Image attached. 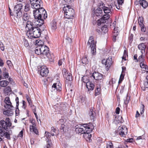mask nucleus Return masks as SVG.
<instances>
[{
	"label": "nucleus",
	"instance_id": "56",
	"mask_svg": "<svg viewBox=\"0 0 148 148\" xmlns=\"http://www.w3.org/2000/svg\"><path fill=\"white\" fill-rule=\"evenodd\" d=\"M128 96L127 95L126 98L124 99V103L126 104H127L129 102L130 98L129 97L128 99L127 98Z\"/></svg>",
	"mask_w": 148,
	"mask_h": 148
},
{
	"label": "nucleus",
	"instance_id": "21",
	"mask_svg": "<svg viewBox=\"0 0 148 148\" xmlns=\"http://www.w3.org/2000/svg\"><path fill=\"white\" fill-rule=\"evenodd\" d=\"M64 74L63 75L64 77L66 78V80L68 81H71L72 79V76L70 73H69L67 72L66 69L64 70Z\"/></svg>",
	"mask_w": 148,
	"mask_h": 148
},
{
	"label": "nucleus",
	"instance_id": "4",
	"mask_svg": "<svg viewBox=\"0 0 148 148\" xmlns=\"http://www.w3.org/2000/svg\"><path fill=\"white\" fill-rule=\"evenodd\" d=\"M64 11V17L68 19L72 18L74 17L75 14L74 10L69 5H67L63 8Z\"/></svg>",
	"mask_w": 148,
	"mask_h": 148
},
{
	"label": "nucleus",
	"instance_id": "32",
	"mask_svg": "<svg viewBox=\"0 0 148 148\" xmlns=\"http://www.w3.org/2000/svg\"><path fill=\"white\" fill-rule=\"evenodd\" d=\"M102 8L105 13L108 14L111 12V9L110 7L108 8L104 6L102 7Z\"/></svg>",
	"mask_w": 148,
	"mask_h": 148
},
{
	"label": "nucleus",
	"instance_id": "28",
	"mask_svg": "<svg viewBox=\"0 0 148 148\" xmlns=\"http://www.w3.org/2000/svg\"><path fill=\"white\" fill-rule=\"evenodd\" d=\"M22 16L23 21H27V22L29 21L28 20L30 17V16L29 14L27 13H24L23 14H22Z\"/></svg>",
	"mask_w": 148,
	"mask_h": 148
},
{
	"label": "nucleus",
	"instance_id": "20",
	"mask_svg": "<svg viewBox=\"0 0 148 148\" xmlns=\"http://www.w3.org/2000/svg\"><path fill=\"white\" fill-rule=\"evenodd\" d=\"M138 49L140 51V52L142 54H143L145 53V50L146 47V46L145 44V43H141L139 44L138 45Z\"/></svg>",
	"mask_w": 148,
	"mask_h": 148
},
{
	"label": "nucleus",
	"instance_id": "49",
	"mask_svg": "<svg viewBox=\"0 0 148 148\" xmlns=\"http://www.w3.org/2000/svg\"><path fill=\"white\" fill-rule=\"evenodd\" d=\"M3 76L5 79H7L9 76V74L8 73L4 72L3 73Z\"/></svg>",
	"mask_w": 148,
	"mask_h": 148
},
{
	"label": "nucleus",
	"instance_id": "43",
	"mask_svg": "<svg viewBox=\"0 0 148 148\" xmlns=\"http://www.w3.org/2000/svg\"><path fill=\"white\" fill-rule=\"evenodd\" d=\"M143 18L142 17H139L138 19V23L139 26L144 25L143 23Z\"/></svg>",
	"mask_w": 148,
	"mask_h": 148
},
{
	"label": "nucleus",
	"instance_id": "41",
	"mask_svg": "<svg viewBox=\"0 0 148 148\" xmlns=\"http://www.w3.org/2000/svg\"><path fill=\"white\" fill-rule=\"evenodd\" d=\"M100 88L98 87H97L95 90V96H97L100 94Z\"/></svg>",
	"mask_w": 148,
	"mask_h": 148
},
{
	"label": "nucleus",
	"instance_id": "34",
	"mask_svg": "<svg viewBox=\"0 0 148 148\" xmlns=\"http://www.w3.org/2000/svg\"><path fill=\"white\" fill-rule=\"evenodd\" d=\"M101 30L102 32V33H103L105 34L107 33L108 32V29L107 26L106 25H104L101 28Z\"/></svg>",
	"mask_w": 148,
	"mask_h": 148
},
{
	"label": "nucleus",
	"instance_id": "53",
	"mask_svg": "<svg viewBox=\"0 0 148 148\" xmlns=\"http://www.w3.org/2000/svg\"><path fill=\"white\" fill-rule=\"evenodd\" d=\"M82 62L85 64L87 63V59L86 57L83 58L82 60Z\"/></svg>",
	"mask_w": 148,
	"mask_h": 148
},
{
	"label": "nucleus",
	"instance_id": "29",
	"mask_svg": "<svg viewBox=\"0 0 148 148\" xmlns=\"http://www.w3.org/2000/svg\"><path fill=\"white\" fill-rule=\"evenodd\" d=\"M51 29L53 30H55L56 29L57 24L55 20H53L50 24Z\"/></svg>",
	"mask_w": 148,
	"mask_h": 148
},
{
	"label": "nucleus",
	"instance_id": "26",
	"mask_svg": "<svg viewBox=\"0 0 148 148\" xmlns=\"http://www.w3.org/2000/svg\"><path fill=\"white\" fill-rule=\"evenodd\" d=\"M91 78L90 77H88L87 76H84L82 77V80L83 82L86 83V84L88 83H89L90 82V78Z\"/></svg>",
	"mask_w": 148,
	"mask_h": 148
},
{
	"label": "nucleus",
	"instance_id": "18",
	"mask_svg": "<svg viewBox=\"0 0 148 148\" xmlns=\"http://www.w3.org/2000/svg\"><path fill=\"white\" fill-rule=\"evenodd\" d=\"M136 3V5L139 3L144 9L146 8L148 6V3L145 0H140L138 1H137L135 3Z\"/></svg>",
	"mask_w": 148,
	"mask_h": 148
},
{
	"label": "nucleus",
	"instance_id": "60",
	"mask_svg": "<svg viewBox=\"0 0 148 148\" xmlns=\"http://www.w3.org/2000/svg\"><path fill=\"white\" fill-rule=\"evenodd\" d=\"M115 28L114 29V30L113 31V37H116L117 36H118V32H115Z\"/></svg>",
	"mask_w": 148,
	"mask_h": 148
},
{
	"label": "nucleus",
	"instance_id": "61",
	"mask_svg": "<svg viewBox=\"0 0 148 148\" xmlns=\"http://www.w3.org/2000/svg\"><path fill=\"white\" fill-rule=\"evenodd\" d=\"M119 134L121 136H123V137H124V136H125V135L127 134V133H124V132H122V131L120 130L119 132Z\"/></svg>",
	"mask_w": 148,
	"mask_h": 148
},
{
	"label": "nucleus",
	"instance_id": "40",
	"mask_svg": "<svg viewBox=\"0 0 148 148\" xmlns=\"http://www.w3.org/2000/svg\"><path fill=\"white\" fill-rule=\"evenodd\" d=\"M144 62L140 63V67L142 69H145V70H148V66L144 63Z\"/></svg>",
	"mask_w": 148,
	"mask_h": 148
},
{
	"label": "nucleus",
	"instance_id": "5",
	"mask_svg": "<svg viewBox=\"0 0 148 148\" xmlns=\"http://www.w3.org/2000/svg\"><path fill=\"white\" fill-rule=\"evenodd\" d=\"M96 41L94 40V37L91 36L89 37L87 45H90L91 49V53L93 55H95L96 53Z\"/></svg>",
	"mask_w": 148,
	"mask_h": 148
},
{
	"label": "nucleus",
	"instance_id": "17",
	"mask_svg": "<svg viewBox=\"0 0 148 148\" xmlns=\"http://www.w3.org/2000/svg\"><path fill=\"white\" fill-rule=\"evenodd\" d=\"M4 102L6 104V106L5 105V107L7 108L9 110H13L14 108L12 105L11 103V102L10 98L9 97H6L5 99Z\"/></svg>",
	"mask_w": 148,
	"mask_h": 148
},
{
	"label": "nucleus",
	"instance_id": "58",
	"mask_svg": "<svg viewBox=\"0 0 148 148\" xmlns=\"http://www.w3.org/2000/svg\"><path fill=\"white\" fill-rule=\"evenodd\" d=\"M144 88H148V81L146 80L144 81Z\"/></svg>",
	"mask_w": 148,
	"mask_h": 148
},
{
	"label": "nucleus",
	"instance_id": "24",
	"mask_svg": "<svg viewBox=\"0 0 148 148\" xmlns=\"http://www.w3.org/2000/svg\"><path fill=\"white\" fill-rule=\"evenodd\" d=\"M114 120V121L116 123H122L123 122L122 117L121 116H115Z\"/></svg>",
	"mask_w": 148,
	"mask_h": 148
},
{
	"label": "nucleus",
	"instance_id": "6",
	"mask_svg": "<svg viewBox=\"0 0 148 148\" xmlns=\"http://www.w3.org/2000/svg\"><path fill=\"white\" fill-rule=\"evenodd\" d=\"M23 5L21 3H17L14 8V15L17 18H19L22 16L21 9Z\"/></svg>",
	"mask_w": 148,
	"mask_h": 148
},
{
	"label": "nucleus",
	"instance_id": "36",
	"mask_svg": "<svg viewBox=\"0 0 148 148\" xmlns=\"http://www.w3.org/2000/svg\"><path fill=\"white\" fill-rule=\"evenodd\" d=\"M12 91L11 88L9 86H7L3 90L4 93L5 94H8Z\"/></svg>",
	"mask_w": 148,
	"mask_h": 148
},
{
	"label": "nucleus",
	"instance_id": "10",
	"mask_svg": "<svg viewBox=\"0 0 148 148\" xmlns=\"http://www.w3.org/2000/svg\"><path fill=\"white\" fill-rule=\"evenodd\" d=\"M45 136L48 138V140L47 141V144L46 146L44 147L45 148H51V146L52 144L51 140H50L51 136H54L55 134L54 133L51 134L47 132H45Z\"/></svg>",
	"mask_w": 148,
	"mask_h": 148
},
{
	"label": "nucleus",
	"instance_id": "25",
	"mask_svg": "<svg viewBox=\"0 0 148 148\" xmlns=\"http://www.w3.org/2000/svg\"><path fill=\"white\" fill-rule=\"evenodd\" d=\"M94 13L95 15L97 16H101L102 14V11L100 8H98L94 11Z\"/></svg>",
	"mask_w": 148,
	"mask_h": 148
},
{
	"label": "nucleus",
	"instance_id": "8",
	"mask_svg": "<svg viewBox=\"0 0 148 148\" xmlns=\"http://www.w3.org/2000/svg\"><path fill=\"white\" fill-rule=\"evenodd\" d=\"M41 51V54L44 56V58L47 57L48 58H50V54L49 52V49L48 47L45 45H39Z\"/></svg>",
	"mask_w": 148,
	"mask_h": 148
},
{
	"label": "nucleus",
	"instance_id": "14",
	"mask_svg": "<svg viewBox=\"0 0 148 148\" xmlns=\"http://www.w3.org/2000/svg\"><path fill=\"white\" fill-rule=\"evenodd\" d=\"M52 88L53 90H56L58 92H60L62 90V84L59 82L54 83L52 86Z\"/></svg>",
	"mask_w": 148,
	"mask_h": 148
},
{
	"label": "nucleus",
	"instance_id": "48",
	"mask_svg": "<svg viewBox=\"0 0 148 148\" xmlns=\"http://www.w3.org/2000/svg\"><path fill=\"white\" fill-rule=\"evenodd\" d=\"M26 98L27 99V100L28 101V103L29 104V105L31 106V107H32V103L30 98L28 95H27L26 96Z\"/></svg>",
	"mask_w": 148,
	"mask_h": 148
},
{
	"label": "nucleus",
	"instance_id": "50",
	"mask_svg": "<svg viewBox=\"0 0 148 148\" xmlns=\"http://www.w3.org/2000/svg\"><path fill=\"white\" fill-rule=\"evenodd\" d=\"M23 43L24 46L26 47H27L29 46V44L27 40L25 39H23Z\"/></svg>",
	"mask_w": 148,
	"mask_h": 148
},
{
	"label": "nucleus",
	"instance_id": "42",
	"mask_svg": "<svg viewBox=\"0 0 148 148\" xmlns=\"http://www.w3.org/2000/svg\"><path fill=\"white\" fill-rule=\"evenodd\" d=\"M30 5L28 3H27L26 4L25 6L24 10L26 12L30 10Z\"/></svg>",
	"mask_w": 148,
	"mask_h": 148
},
{
	"label": "nucleus",
	"instance_id": "37",
	"mask_svg": "<svg viewBox=\"0 0 148 148\" xmlns=\"http://www.w3.org/2000/svg\"><path fill=\"white\" fill-rule=\"evenodd\" d=\"M35 52L36 54L37 55L41 54V49L40 48L39 45L37 47L35 50Z\"/></svg>",
	"mask_w": 148,
	"mask_h": 148
},
{
	"label": "nucleus",
	"instance_id": "64",
	"mask_svg": "<svg viewBox=\"0 0 148 148\" xmlns=\"http://www.w3.org/2000/svg\"><path fill=\"white\" fill-rule=\"evenodd\" d=\"M124 0H118V3L119 5H121L123 3Z\"/></svg>",
	"mask_w": 148,
	"mask_h": 148
},
{
	"label": "nucleus",
	"instance_id": "47",
	"mask_svg": "<svg viewBox=\"0 0 148 148\" xmlns=\"http://www.w3.org/2000/svg\"><path fill=\"white\" fill-rule=\"evenodd\" d=\"M141 28V31L142 32H145L146 30V28L145 26L144 25H142L140 26Z\"/></svg>",
	"mask_w": 148,
	"mask_h": 148
},
{
	"label": "nucleus",
	"instance_id": "54",
	"mask_svg": "<svg viewBox=\"0 0 148 148\" xmlns=\"http://www.w3.org/2000/svg\"><path fill=\"white\" fill-rule=\"evenodd\" d=\"M133 37H134V35L133 34H131L129 35V40L130 42H131L133 40Z\"/></svg>",
	"mask_w": 148,
	"mask_h": 148
},
{
	"label": "nucleus",
	"instance_id": "46",
	"mask_svg": "<svg viewBox=\"0 0 148 148\" xmlns=\"http://www.w3.org/2000/svg\"><path fill=\"white\" fill-rule=\"evenodd\" d=\"M124 75L123 73H121L120 75V77L119 78V84L121 82L123 81V78L124 77Z\"/></svg>",
	"mask_w": 148,
	"mask_h": 148
},
{
	"label": "nucleus",
	"instance_id": "16",
	"mask_svg": "<svg viewBox=\"0 0 148 148\" xmlns=\"http://www.w3.org/2000/svg\"><path fill=\"white\" fill-rule=\"evenodd\" d=\"M92 77L95 80H100L102 78L103 75L98 72H94L92 75L90 76V78Z\"/></svg>",
	"mask_w": 148,
	"mask_h": 148
},
{
	"label": "nucleus",
	"instance_id": "33",
	"mask_svg": "<svg viewBox=\"0 0 148 148\" xmlns=\"http://www.w3.org/2000/svg\"><path fill=\"white\" fill-rule=\"evenodd\" d=\"M3 114L4 115H6L8 116H12L13 114V112L12 110H7L4 111L3 112Z\"/></svg>",
	"mask_w": 148,
	"mask_h": 148
},
{
	"label": "nucleus",
	"instance_id": "44",
	"mask_svg": "<svg viewBox=\"0 0 148 148\" xmlns=\"http://www.w3.org/2000/svg\"><path fill=\"white\" fill-rule=\"evenodd\" d=\"M143 54H141L140 55L138 58V62L139 61L140 63H141V62H145V59H144V58L143 57Z\"/></svg>",
	"mask_w": 148,
	"mask_h": 148
},
{
	"label": "nucleus",
	"instance_id": "27",
	"mask_svg": "<svg viewBox=\"0 0 148 148\" xmlns=\"http://www.w3.org/2000/svg\"><path fill=\"white\" fill-rule=\"evenodd\" d=\"M110 16L109 14H105L101 18V21H102V23H106V21L110 17Z\"/></svg>",
	"mask_w": 148,
	"mask_h": 148
},
{
	"label": "nucleus",
	"instance_id": "55",
	"mask_svg": "<svg viewBox=\"0 0 148 148\" xmlns=\"http://www.w3.org/2000/svg\"><path fill=\"white\" fill-rule=\"evenodd\" d=\"M127 52L126 50H125L124 51L123 53V56L122 57V59H125V60H126L125 59V58L126 56H127Z\"/></svg>",
	"mask_w": 148,
	"mask_h": 148
},
{
	"label": "nucleus",
	"instance_id": "35",
	"mask_svg": "<svg viewBox=\"0 0 148 148\" xmlns=\"http://www.w3.org/2000/svg\"><path fill=\"white\" fill-rule=\"evenodd\" d=\"M57 106L58 107L59 111L63 110L66 108V105L64 103H61L60 105H58Z\"/></svg>",
	"mask_w": 148,
	"mask_h": 148
},
{
	"label": "nucleus",
	"instance_id": "39",
	"mask_svg": "<svg viewBox=\"0 0 148 148\" xmlns=\"http://www.w3.org/2000/svg\"><path fill=\"white\" fill-rule=\"evenodd\" d=\"M92 131H90L89 133L85 132V133L84 134V137L86 138H88L89 140H90V139L91 137V135L90 134V133Z\"/></svg>",
	"mask_w": 148,
	"mask_h": 148
},
{
	"label": "nucleus",
	"instance_id": "23",
	"mask_svg": "<svg viewBox=\"0 0 148 148\" xmlns=\"http://www.w3.org/2000/svg\"><path fill=\"white\" fill-rule=\"evenodd\" d=\"M86 86L88 91L93 90L95 87L94 84L91 82L87 83L86 85Z\"/></svg>",
	"mask_w": 148,
	"mask_h": 148
},
{
	"label": "nucleus",
	"instance_id": "59",
	"mask_svg": "<svg viewBox=\"0 0 148 148\" xmlns=\"http://www.w3.org/2000/svg\"><path fill=\"white\" fill-rule=\"evenodd\" d=\"M16 115L17 116L19 114V111L18 109V106L17 107L16 106V109L15 110Z\"/></svg>",
	"mask_w": 148,
	"mask_h": 148
},
{
	"label": "nucleus",
	"instance_id": "57",
	"mask_svg": "<svg viewBox=\"0 0 148 148\" xmlns=\"http://www.w3.org/2000/svg\"><path fill=\"white\" fill-rule=\"evenodd\" d=\"M0 49L2 51H4V47L3 43L0 41Z\"/></svg>",
	"mask_w": 148,
	"mask_h": 148
},
{
	"label": "nucleus",
	"instance_id": "52",
	"mask_svg": "<svg viewBox=\"0 0 148 148\" xmlns=\"http://www.w3.org/2000/svg\"><path fill=\"white\" fill-rule=\"evenodd\" d=\"M144 107L145 106L144 105L142 104V106H141L140 108V114H143L144 111Z\"/></svg>",
	"mask_w": 148,
	"mask_h": 148
},
{
	"label": "nucleus",
	"instance_id": "12",
	"mask_svg": "<svg viewBox=\"0 0 148 148\" xmlns=\"http://www.w3.org/2000/svg\"><path fill=\"white\" fill-rule=\"evenodd\" d=\"M112 59L111 58H108L107 59H103L102 60V63L103 64H104L106 68L108 69L110 67L112 64Z\"/></svg>",
	"mask_w": 148,
	"mask_h": 148
},
{
	"label": "nucleus",
	"instance_id": "19",
	"mask_svg": "<svg viewBox=\"0 0 148 148\" xmlns=\"http://www.w3.org/2000/svg\"><path fill=\"white\" fill-rule=\"evenodd\" d=\"M88 115L90 117V120L94 121L95 119V116H96V113L92 109H90L89 111Z\"/></svg>",
	"mask_w": 148,
	"mask_h": 148
},
{
	"label": "nucleus",
	"instance_id": "38",
	"mask_svg": "<svg viewBox=\"0 0 148 148\" xmlns=\"http://www.w3.org/2000/svg\"><path fill=\"white\" fill-rule=\"evenodd\" d=\"M78 102L79 103H85V97L83 96H80L79 97L78 99Z\"/></svg>",
	"mask_w": 148,
	"mask_h": 148
},
{
	"label": "nucleus",
	"instance_id": "9",
	"mask_svg": "<svg viewBox=\"0 0 148 148\" xmlns=\"http://www.w3.org/2000/svg\"><path fill=\"white\" fill-rule=\"evenodd\" d=\"M0 124L2 128L6 130H8V127H10L12 126L11 120L9 118H6L5 121L1 120Z\"/></svg>",
	"mask_w": 148,
	"mask_h": 148
},
{
	"label": "nucleus",
	"instance_id": "7",
	"mask_svg": "<svg viewBox=\"0 0 148 148\" xmlns=\"http://www.w3.org/2000/svg\"><path fill=\"white\" fill-rule=\"evenodd\" d=\"M41 51V54L44 56V58L47 57L48 58H50V54L49 52V49L48 47L45 45H39Z\"/></svg>",
	"mask_w": 148,
	"mask_h": 148
},
{
	"label": "nucleus",
	"instance_id": "2",
	"mask_svg": "<svg viewBox=\"0 0 148 148\" xmlns=\"http://www.w3.org/2000/svg\"><path fill=\"white\" fill-rule=\"evenodd\" d=\"M31 7L34 9L33 11L34 18H43L45 19L47 18L46 11L42 7V2L41 0H29Z\"/></svg>",
	"mask_w": 148,
	"mask_h": 148
},
{
	"label": "nucleus",
	"instance_id": "51",
	"mask_svg": "<svg viewBox=\"0 0 148 148\" xmlns=\"http://www.w3.org/2000/svg\"><path fill=\"white\" fill-rule=\"evenodd\" d=\"M121 131H122V132H124V133H127V128L125 127H122Z\"/></svg>",
	"mask_w": 148,
	"mask_h": 148
},
{
	"label": "nucleus",
	"instance_id": "45",
	"mask_svg": "<svg viewBox=\"0 0 148 148\" xmlns=\"http://www.w3.org/2000/svg\"><path fill=\"white\" fill-rule=\"evenodd\" d=\"M106 148H114L113 145L111 142H109L107 143Z\"/></svg>",
	"mask_w": 148,
	"mask_h": 148
},
{
	"label": "nucleus",
	"instance_id": "30",
	"mask_svg": "<svg viewBox=\"0 0 148 148\" xmlns=\"http://www.w3.org/2000/svg\"><path fill=\"white\" fill-rule=\"evenodd\" d=\"M51 134L54 133L55 134V136H57L59 133V131L58 129L53 127L51 128Z\"/></svg>",
	"mask_w": 148,
	"mask_h": 148
},
{
	"label": "nucleus",
	"instance_id": "3",
	"mask_svg": "<svg viewBox=\"0 0 148 148\" xmlns=\"http://www.w3.org/2000/svg\"><path fill=\"white\" fill-rule=\"evenodd\" d=\"M75 131L77 133L83 134L85 132L89 133L92 131L94 128L93 126L92 123L84 124L81 127H79L78 125L75 127Z\"/></svg>",
	"mask_w": 148,
	"mask_h": 148
},
{
	"label": "nucleus",
	"instance_id": "63",
	"mask_svg": "<svg viewBox=\"0 0 148 148\" xmlns=\"http://www.w3.org/2000/svg\"><path fill=\"white\" fill-rule=\"evenodd\" d=\"M64 60V59H62L60 60L58 62V64L59 66H61L62 65V62Z\"/></svg>",
	"mask_w": 148,
	"mask_h": 148
},
{
	"label": "nucleus",
	"instance_id": "13",
	"mask_svg": "<svg viewBox=\"0 0 148 148\" xmlns=\"http://www.w3.org/2000/svg\"><path fill=\"white\" fill-rule=\"evenodd\" d=\"M0 136L2 137L4 136L7 139H10V134L8 132H5L3 128L1 126H0Z\"/></svg>",
	"mask_w": 148,
	"mask_h": 148
},
{
	"label": "nucleus",
	"instance_id": "62",
	"mask_svg": "<svg viewBox=\"0 0 148 148\" xmlns=\"http://www.w3.org/2000/svg\"><path fill=\"white\" fill-rule=\"evenodd\" d=\"M23 106H22V108L25 109L26 107V102L24 100L23 101Z\"/></svg>",
	"mask_w": 148,
	"mask_h": 148
},
{
	"label": "nucleus",
	"instance_id": "15",
	"mask_svg": "<svg viewBox=\"0 0 148 148\" xmlns=\"http://www.w3.org/2000/svg\"><path fill=\"white\" fill-rule=\"evenodd\" d=\"M69 125L70 124L69 123L66 122L64 123L63 124H62L60 128V130L61 132L63 133L66 130H68Z\"/></svg>",
	"mask_w": 148,
	"mask_h": 148
},
{
	"label": "nucleus",
	"instance_id": "11",
	"mask_svg": "<svg viewBox=\"0 0 148 148\" xmlns=\"http://www.w3.org/2000/svg\"><path fill=\"white\" fill-rule=\"evenodd\" d=\"M40 71V75L43 77H46L47 76L49 72L47 68L45 66H41L40 68L39 69Z\"/></svg>",
	"mask_w": 148,
	"mask_h": 148
},
{
	"label": "nucleus",
	"instance_id": "22",
	"mask_svg": "<svg viewBox=\"0 0 148 148\" xmlns=\"http://www.w3.org/2000/svg\"><path fill=\"white\" fill-rule=\"evenodd\" d=\"M32 125H30L29 126L30 131L34 132L36 134H38V131L36 127V125L34 123L32 122Z\"/></svg>",
	"mask_w": 148,
	"mask_h": 148
},
{
	"label": "nucleus",
	"instance_id": "31",
	"mask_svg": "<svg viewBox=\"0 0 148 148\" xmlns=\"http://www.w3.org/2000/svg\"><path fill=\"white\" fill-rule=\"evenodd\" d=\"M9 84V82L7 80H2L0 81V86L5 87Z\"/></svg>",
	"mask_w": 148,
	"mask_h": 148
},
{
	"label": "nucleus",
	"instance_id": "1",
	"mask_svg": "<svg viewBox=\"0 0 148 148\" xmlns=\"http://www.w3.org/2000/svg\"><path fill=\"white\" fill-rule=\"evenodd\" d=\"M43 18H34L32 22L27 21L25 23V29L27 31L26 34L30 39L36 38L41 35L42 30L38 26L40 27L44 23Z\"/></svg>",
	"mask_w": 148,
	"mask_h": 148
}]
</instances>
